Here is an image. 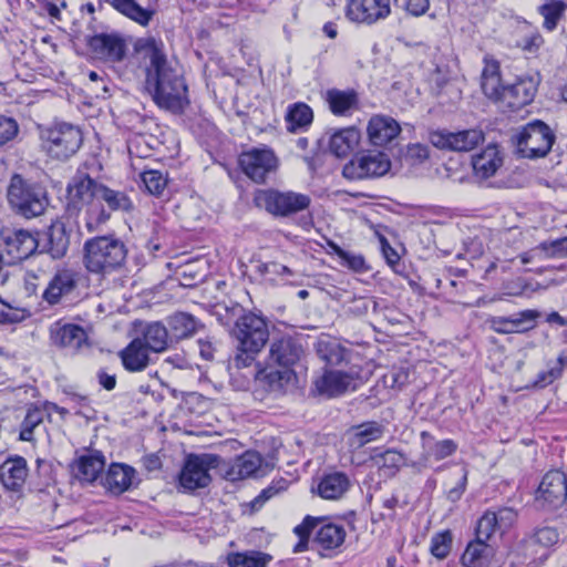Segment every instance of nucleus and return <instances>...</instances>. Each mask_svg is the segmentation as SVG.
Returning <instances> with one entry per match:
<instances>
[{
  "instance_id": "nucleus-1",
  "label": "nucleus",
  "mask_w": 567,
  "mask_h": 567,
  "mask_svg": "<svg viewBox=\"0 0 567 567\" xmlns=\"http://www.w3.org/2000/svg\"><path fill=\"white\" fill-rule=\"evenodd\" d=\"M134 49L144 64L145 90L161 109L178 114L188 104L187 85L181 72L168 61L163 41L141 38Z\"/></svg>"
},
{
  "instance_id": "nucleus-2",
  "label": "nucleus",
  "mask_w": 567,
  "mask_h": 567,
  "mask_svg": "<svg viewBox=\"0 0 567 567\" xmlns=\"http://www.w3.org/2000/svg\"><path fill=\"white\" fill-rule=\"evenodd\" d=\"M100 186L101 183L81 171L74 175L68 186V210L85 209V224L91 231L110 218V213L96 200Z\"/></svg>"
},
{
  "instance_id": "nucleus-3",
  "label": "nucleus",
  "mask_w": 567,
  "mask_h": 567,
  "mask_svg": "<svg viewBox=\"0 0 567 567\" xmlns=\"http://www.w3.org/2000/svg\"><path fill=\"white\" fill-rule=\"evenodd\" d=\"M83 262L92 274H110L121 268L127 256L125 244L115 236L87 239L83 247Z\"/></svg>"
},
{
  "instance_id": "nucleus-4",
  "label": "nucleus",
  "mask_w": 567,
  "mask_h": 567,
  "mask_svg": "<svg viewBox=\"0 0 567 567\" xmlns=\"http://www.w3.org/2000/svg\"><path fill=\"white\" fill-rule=\"evenodd\" d=\"M7 199L17 215L28 219L42 215L49 205L45 188L18 173L10 178Z\"/></svg>"
},
{
  "instance_id": "nucleus-5",
  "label": "nucleus",
  "mask_w": 567,
  "mask_h": 567,
  "mask_svg": "<svg viewBox=\"0 0 567 567\" xmlns=\"http://www.w3.org/2000/svg\"><path fill=\"white\" fill-rule=\"evenodd\" d=\"M40 138L45 154L59 162L74 156L83 144L81 128L68 122H54L41 128Z\"/></svg>"
},
{
  "instance_id": "nucleus-6",
  "label": "nucleus",
  "mask_w": 567,
  "mask_h": 567,
  "mask_svg": "<svg viewBox=\"0 0 567 567\" xmlns=\"http://www.w3.org/2000/svg\"><path fill=\"white\" fill-rule=\"evenodd\" d=\"M254 202L257 207L276 217H288L308 209L311 199L306 194L267 188L257 190Z\"/></svg>"
},
{
  "instance_id": "nucleus-7",
  "label": "nucleus",
  "mask_w": 567,
  "mask_h": 567,
  "mask_svg": "<svg viewBox=\"0 0 567 567\" xmlns=\"http://www.w3.org/2000/svg\"><path fill=\"white\" fill-rule=\"evenodd\" d=\"M239 315L230 331L237 343L248 349V351H261L269 339V329L266 319L254 312Z\"/></svg>"
},
{
  "instance_id": "nucleus-8",
  "label": "nucleus",
  "mask_w": 567,
  "mask_h": 567,
  "mask_svg": "<svg viewBox=\"0 0 567 567\" xmlns=\"http://www.w3.org/2000/svg\"><path fill=\"white\" fill-rule=\"evenodd\" d=\"M517 151L523 157L537 158L545 156L554 143V134L542 121L528 123L515 136Z\"/></svg>"
},
{
  "instance_id": "nucleus-9",
  "label": "nucleus",
  "mask_w": 567,
  "mask_h": 567,
  "mask_svg": "<svg viewBox=\"0 0 567 567\" xmlns=\"http://www.w3.org/2000/svg\"><path fill=\"white\" fill-rule=\"evenodd\" d=\"M390 168L391 161L385 153L365 151L347 163L342 174L348 179L375 178L385 175Z\"/></svg>"
},
{
  "instance_id": "nucleus-10",
  "label": "nucleus",
  "mask_w": 567,
  "mask_h": 567,
  "mask_svg": "<svg viewBox=\"0 0 567 567\" xmlns=\"http://www.w3.org/2000/svg\"><path fill=\"white\" fill-rule=\"evenodd\" d=\"M238 163L247 177L260 184L277 169L278 157L270 147L264 145L241 152Z\"/></svg>"
},
{
  "instance_id": "nucleus-11",
  "label": "nucleus",
  "mask_w": 567,
  "mask_h": 567,
  "mask_svg": "<svg viewBox=\"0 0 567 567\" xmlns=\"http://www.w3.org/2000/svg\"><path fill=\"white\" fill-rule=\"evenodd\" d=\"M430 142L440 150L470 152L484 142V133L477 128L458 132L439 130L430 133Z\"/></svg>"
},
{
  "instance_id": "nucleus-12",
  "label": "nucleus",
  "mask_w": 567,
  "mask_h": 567,
  "mask_svg": "<svg viewBox=\"0 0 567 567\" xmlns=\"http://www.w3.org/2000/svg\"><path fill=\"white\" fill-rule=\"evenodd\" d=\"M39 252L47 254L52 259H62L66 256L72 237V227L62 219H56L42 233H37Z\"/></svg>"
},
{
  "instance_id": "nucleus-13",
  "label": "nucleus",
  "mask_w": 567,
  "mask_h": 567,
  "mask_svg": "<svg viewBox=\"0 0 567 567\" xmlns=\"http://www.w3.org/2000/svg\"><path fill=\"white\" fill-rule=\"evenodd\" d=\"M303 337L285 334L270 343L269 360L281 368L295 369L306 355Z\"/></svg>"
},
{
  "instance_id": "nucleus-14",
  "label": "nucleus",
  "mask_w": 567,
  "mask_h": 567,
  "mask_svg": "<svg viewBox=\"0 0 567 567\" xmlns=\"http://www.w3.org/2000/svg\"><path fill=\"white\" fill-rule=\"evenodd\" d=\"M537 503L548 511L561 507L567 501V477L561 471L547 472L537 489Z\"/></svg>"
},
{
  "instance_id": "nucleus-15",
  "label": "nucleus",
  "mask_w": 567,
  "mask_h": 567,
  "mask_svg": "<svg viewBox=\"0 0 567 567\" xmlns=\"http://www.w3.org/2000/svg\"><path fill=\"white\" fill-rule=\"evenodd\" d=\"M3 250L9 257V264L20 262L32 256L39 249L37 233L25 229L6 230L2 235Z\"/></svg>"
},
{
  "instance_id": "nucleus-16",
  "label": "nucleus",
  "mask_w": 567,
  "mask_h": 567,
  "mask_svg": "<svg viewBox=\"0 0 567 567\" xmlns=\"http://www.w3.org/2000/svg\"><path fill=\"white\" fill-rule=\"evenodd\" d=\"M391 13V0H348L346 16L357 23L373 24Z\"/></svg>"
},
{
  "instance_id": "nucleus-17",
  "label": "nucleus",
  "mask_w": 567,
  "mask_h": 567,
  "mask_svg": "<svg viewBox=\"0 0 567 567\" xmlns=\"http://www.w3.org/2000/svg\"><path fill=\"white\" fill-rule=\"evenodd\" d=\"M212 466V456L189 455L179 474L181 486L188 491L206 487L212 480L209 475Z\"/></svg>"
},
{
  "instance_id": "nucleus-18",
  "label": "nucleus",
  "mask_w": 567,
  "mask_h": 567,
  "mask_svg": "<svg viewBox=\"0 0 567 567\" xmlns=\"http://www.w3.org/2000/svg\"><path fill=\"white\" fill-rule=\"evenodd\" d=\"M86 43L99 59L110 62H121L126 56V42L117 33H99L90 37Z\"/></svg>"
},
{
  "instance_id": "nucleus-19",
  "label": "nucleus",
  "mask_w": 567,
  "mask_h": 567,
  "mask_svg": "<svg viewBox=\"0 0 567 567\" xmlns=\"http://www.w3.org/2000/svg\"><path fill=\"white\" fill-rule=\"evenodd\" d=\"M358 372L326 370L324 373L315 381V386L320 394L329 398L342 395L349 390L357 389Z\"/></svg>"
},
{
  "instance_id": "nucleus-20",
  "label": "nucleus",
  "mask_w": 567,
  "mask_h": 567,
  "mask_svg": "<svg viewBox=\"0 0 567 567\" xmlns=\"http://www.w3.org/2000/svg\"><path fill=\"white\" fill-rule=\"evenodd\" d=\"M78 285V274L68 267H60L55 270L47 288L42 293V299L50 306L61 301L64 296L70 295Z\"/></svg>"
},
{
  "instance_id": "nucleus-21",
  "label": "nucleus",
  "mask_w": 567,
  "mask_h": 567,
  "mask_svg": "<svg viewBox=\"0 0 567 567\" xmlns=\"http://www.w3.org/2000/svg\"><path fill=\"white\" fill-rule=\"evenodd\" d=\"M540 317V312L527 309L514 313L509 317H492L488 322L493 331L501 334L514 332H525L532 330L536 326V320Z\"/></svg>"
},
{
  "instance_id": "nucleus-22",
  "label": "nucleus",
  "mask_w": 567,
  "mask_h": 567,
  "mask_svg": "<svg viewBox=\"0 0 567 567\" xmlns=\"http://www.w3.org/2000/svg\"><path fill=\"white\" fill-rule=\"evenodd\" d=\"M537 92V86L532 78H522L503 87L499 103L512 111H517L529 104Z\"/></svg>"
},
{
  "instance_id": "nucleus-23",
  "label": "nucleus",
  "mask_w": 567,
  "mask_h": 567,
  "mask_svg": "<svg viewBox=\"0 0 567 567\" xmlns=\"http://www.w3.org/2000/svg\"><path fill=\"white\" fill-rule=\"evenodd\" d=\"M262 386L275 395L286 394L297 388L298 377L295 369L260 371L256 374Z\"/></svg>"
},
{
  "instance_id": "nucleus-24",
  "label": "nucleus",
  "mask_w": 567,
  "mask_h": 567,
  "mask_svg": "<svg viewBox=\"0 0 567 567\" xmlns=\"http://www.w3.org/2000/svg\"><path fill=\"white\" fill-rule=\"evenodd\" d=\"M367 131L369 140L373 145L384 146L399 136L401 127L390 116L375 115L369 121Z\"/></svg>"
},
{
  "instance_id": "nucleus-25",
  "label": "nucleus",
  "mask_w": 567,
  "mask_h": 567,
  "mask_svg": "<svg viewBox=\"0 0 567 567\" xmlns=\"http://www.w3.org/2000/svg\"><path fill=\"white\" fill-rule=\"evenodd\" d=\"M28 477V464L24 457L16 456L6 460L0 466V480L10 491H19Z\"/></svg>"
},
{
  "instance_id": "nucleus-26",
  "label": "nucleus",
  "mask_w": 567,
  "mask_h": 567,
  "mask_svg": "<svg viewBox=\"0 0 567 567\" xmlns=\"http://www.w3.org/2000/svg\"><path fill=\"white\" fill-rule=\"evenodd\" d=\"M124 369L128 372H141L150 364V350L140 339L134 338L118 352Z\"/></svg>"
},
{
  "instance_id": "nucleus-27",
  "label": "nucleus",
  "mask_w": 567,
  "mask_h": 567,
  "mask_svg": "<svg viewBox=\"0 0 567 567\" xmlns=\"http://www.w3.org/2000/svg\"><path fill=\"white\" fill-rule=\"evenodd\" d=\"M485 65L481 75V87L483 93L489 100L499 103L502 100L503 87L499 63L493 59H484Z\"/></svg>"
},
{
  "instance_id": "nucleus-28",
  "label": "nucleus",
  "mask_w": 567,
  "mask_h": 567,
  "mask_svg": "<svg viewBox=\"0 0 567 567\" xmlns=\"http://www.w3.org/2000/svg\"><path fill=\"white\" fill-rule=\"evenodd\" d=\"M134 475L135 470L133 467L113 463L103 478V485L111 493L122 494L132 486Z\"/></svg>"
},
{
  "instance_id": "nucleus-29",
  "label": "nucleus",
  "mask_w": 567,
  "mask_h": 567,
  "mask_svg": "<svg viewBox=\"0 0 567 567\" xmlns=\"http://www.w3.org/2000/svg\"><path fill=\"white\" fill-rule=\"evenodd\" d=\"M105 466L104 456L101 453H94L80 456L74 465V476L85 483H93L103 472Z\"/></svg>"
},
{
  "instance_id": "nucleus-30",
  "label": "nucleus",
  "mask_w": 567,
  "mask_h": 567,
  "mask_svg": "<svg viewBox=\"0 0 567 567\" xmlns=\"http://www.w3.org/2000/svg\"><path fill=\"white\" fill-rule=\"evenodd\" d=\"M350 480L342 472H332L326 474L320 480L317 491L320 497L324 499H340L350 488Z\"/></svg>"
},
{
  "instance_id": "nucleus-31",
  "label": "nucleus",
  "mask_w": 567,
  "mask_h": 567,
  "mask_svg": "<svg viewBox=\"0 0 567 567\" xmlns=\"http://www.w3.org/2000/svg\"><path fill=\"white\" fill-rule=\"evenodd\" d=\"M495 554L488 543L474 539L470 542L461 557L464 567H488Z\"/></svg>"
},
{
  "instance_id": "nucleus-32",
  "label": "nucleus",
  "mask_w": 567,
  "mask_h": 567,
  "mask_svg": "<svg viewBox=\"0 0 567 567\" xmlns=\"http://www.w3.org/2000/svg\"><path fill=\"white\" fill-rule=\"evenodd\" d=\"M136 339H140L143 344H146L150 351L156 353L165 351L169 342H173L167 327L159 321L147 323L142 332V337H137Z\"/></svg>"
},
{
  "instance_id": "nucleus-33",
  "label": "nucleus",
  "mask_w": 567,
  "mask_h": 567,
  "mask_svg": "<svg viewBox=\"0 0 567 567\" xmlns=\"http://www.w3.org/2000/svg\"><path fill=\"white\" fill-rule=\"evenodd\" d=\"M315 350L317 355L327 365H340L346 361L348 350L341 346V343L329 336H321L315 343Z\"/></svg>"
},
{
  "instance_id": "nucleus-34",
  "label": "nucleus",
  "mask_w": 567,
  "mask_h": 567,
  "mask_svg": "<svg viewBox=\"0 0 567 567\" xmlns=\"http://www.w3.org/2000/svg\"><path fill=\"white\" fill-rule=\"evenodd\" d=\"M502 164L503 158L496 145H488L482 153L475 155L472 161L475 174L482 178L493 176Z\"/></svg>"
},
{
  "instance_id": "nucleus-35",
  "label": "nucleus",
  "mask_w": 567,
  "mask_h": 567,
  "mask_svg": "<svg viewBox=\"0 0 567 567\" xmlns=\"http://www.w3.org/2000/svg\"><path fill=\"white\" fill-rule=\"evenodd\" d=\"M423 458L435 461L444 460L457 451V443L451 439L434 441V437L426 431L421 433Z\"/></svg>"
},
{
  "instance_id": "nucleus-36",
  "label": "nucleus",
  "mask_w": 567,
  "mask_h": 567,
  "mask_svg": "<svg viewBox=\"0 0 567 567\" xmlns=\"http://www.w3.org/2000/svg\"><path fill=\"white\" fill-rule=\"evenodd\" d=\"M360 132L354 127H347L334 132L329 140V150L337 157H346L359 144Z\"/></svg>"
},
{
  "instance_id": "nucleus-37",
  "label": "nucleus",
  "mask_w": 567,
  "mask_h": 567,
  "mask_svg": "<svg viewBox=\"0 0 567 567\" xmlns=\"http://www.w3.org/2000/svg\"><path fill=\"white\" fill-rule=\"evenodd\" d=\"M117 12L142 27L150 24L155 11L141 7L136 0H106Z\"/></svg>"
},
{
  "instance_id": "nucleus-38",
  "label": "nucleus",
  "mask_w": 567,
  "mask_h": 567,
  "mask_svg": "<svg viewBox=\"0 0 567 567\" xmlns=\"http://www.w3.org/2000/svg\"><path fill=\"white\" fill-rule=\"evenodd\" d=\"M326 101L334 115H347L359 105V97L354 90L331 89L327 92Z\"/></svg>"
},
{
  "instance_id": "nucleus-39",
  "label": "nucleus",
  "mask_w": 567,
  "mask_h": 567,
  "mask_svg": "<svg viewBox=\"0 0 567 567\" xmlns=\"http://www.w3.org/2000/svg\"><path fill=\"white\" fill-rule=\"evenodd\" d=\"M171 340L178 341L192 337L198 328L196 318L185 312H177L167 319Z\"/></svg>"
},
{
  "instance_id": "nucleus-40",
  "label": "nucleus",
  "mask_w": 567,
  "mask_h": 567,
  "mask_svg": "<svg viewBox=\"0 0 567 567\" xmlns=\"http://www.w3.org/2000/svg\"><path fill=\"white\" fill-rule=\"evenodd\" d=\"M52 338L53 342L61 348L78 350L85 342L86 333L78 324H64L53 333Z\"/></svg>"
},
{
  "instance_id": "nucleus-41",
  "label": "nucleus",
  "mask_w": 567,
  "mask_h": 567,
  "mask_svg": "<svg viewBox=\"0 0 567 567\" xmlns=\"http://www.w3.org/2000/svg\"><path fill=\"white\" fill-rule=\"evenodd\" d=\"M261 463L260 454L247 451L235 460L228 474L231 476V480H243L254 475L260 468Z\"/></svg>"
},
{
  "instance_id": "nucleus-42",
  "label": "nucleus",
  "mask_w": 567,
  "mask_h": 567,
  "mask_svg": "<svg viewBox=\"0 0 567 567\" xmlns=\"http://www.w3.org/2000/svg\"><path fill=\"white\" fill-rule=\"evenodd\" d=\"M287 130L297 132L306 130L313 120V112L309 105L302 102L290 105L286 113Z\"/></svg>"
},
{
  "instance_id": "nucleus-43",
  "label": "nucleus",
  "mask_w": 567,
  "mask_h": 567,
  "mask_svg": "<svg viewBox=\"0 0 567 567\" xmlns=\"http://www.w3.org/2000/svg\"><path fill=\"white\" fill-rule=\"evenodd\" d=\"M344 538L346 530L342 526L328 523L316 532L315 543L323 549H334L343 544Z\"/></svg>"
},
{
  "instance_id": "nucleus-44",
  "label": "nucleus",
  "mask_w": 567,
  "mask_h": 567,
  "mask_svg": "<svg viewBox=\"0 0 567 567\" xmlns=\"http://www.w3.org/2000/svg\"><path fill=\"white\" fill-rule=\"evenodd\" d=\"M96 200L101 203L102 206L103 203H105L110 210L130 212L133 209V203L125 193L111 189L103 184L97 187Z\"/></svg>"
},
{
  "instance_id": "nucleus-45",
  "label": "nucleus",
  "mask_w": 567,
  "mask_h": 567,
  "mask_svg": "<svg viewBox=\"0 0 567 567\" xmlns=\"http://www.w3.org/2000/svg\"><path fill=\"white\" fill-rule=\"evenodd\" d=\"M384 426L375 421L364 422L352 427L351 444L362 447L365 444L377 441L384 434Z\"/></svg>"
},
{
  "instance_id": "nucleus-46",
  "label": "nucleus",
  "mask_w": 567,
  "mask_h": 567,
  "mask_svg": "<svg viewBox=\"0 0 567 567\" xmlns=\"http://www.w3.org/2000/svg\"><path fill=\"white\" fill-rule=\"evenodd\" d=\"M567 10V3L563 0H550L538 8L539 14L544 18L543 27L553 31L558 22L564 18Z\"/></svg>"
},
{
  "instance_id": "nucleus-47",
  "label": "nucleus",
  "mask_w": 567,
  "mask_h": 567,
  "mask_svg": "<svg viewBox=\"0 0 567 567\" xmlns=\"http://www.w3.org/2000/svg\"><path fill=\"white\" fill-rule=\"evenodd\" d=\"M271 556L261 551L231 553L227 557L229 567H267Z\"/></svg>"
},
{
  "instance_id": "nucleus-48",
  "label": "nucleus",
  "mask_w": 567,
  "mask_h": 567,
  "mask_svg": "<svg viewBox=\"0 0 567 567\" xmlns=\"http://www.w3.org/2000/svg\"><path fill=\"white\" fill-rule=\"evenodd\" d=\"M146 190L154 196H162L167 187V174L157 169H146L141 174Z\"/></svg>"
},
{
  "instance_id": "nucleus-49",
  "label": "nucleus",
  "mask_w": 567,
  "mask_h": 567,
  "mask_svg": "<svg viewBox=\"0 0 567 567\" xmlns=\"http://www.w3.org/2000/svg\"><path fill=\"white\" fill-rule=\"evenodd\" d=\"M44 412L38 406L29 408L21 423L19 439L24 442L33 441V432L43 422Z\"/></svg>"
},
{
  "instance_id": "nucleus-50",
  "label": "nucleus",
  "mask_w": 567,
  "mask_h": 567,
  "mask_svg": "<svg viewBox=\"0 0 567 567\" xmlns=\"http://www.w3.org/2000/svg\"><path fill=\"white\" fill-rule=\"evenodd\" d=\"M319 520L320 518L308 515L303 518L301 524L293 528V533L299 538L298 543L293 546V553L297 554L307 550L310 534Z\"/></svg>"
},
{
  "instance_id": "nucleus-51",
  "label": "nucleus",
  "mask_w": 567,
  "mask_h": 567,
  "mask_svg": "<svg viewBox=\"0 0 567 567\" xmlns=\"http://www.w3.org/2000/svg\"><path fill=\"white\" fill-rule=\"evenodd\" d=\"M453 536L451 530L446 529L436 533L431 538L430 553L437 559H445L452 549Z\"/></svg>"
},
{
  "instance_id": "nucleus-52",
  "label": "nucleus",
  "mask_w": 567,
  "mask_h": 567,
  "mask_svg": "<svg viewBox=\"0 0 567 567\" xmlns=\"http://www.w3.org/2000/svg\"><path fill=\"white\" fill-rule=\"evenodd\" d=\"M497 527V518L494 512L486 511L476 523L475 539L487 543Z\"/></svg>"
},
{
  "instance_id": "nucleus-53",
  "label": "nucleus",
  "mask_w": 567,
  "mask_h": 567,
  "mask_svg": "<svg viewBox=\"0 0 567 567\" xmlns=\"http://www.w3.org/2000/svg\"><path fill=\"white\" fill-rule=\"evenodd\" d=\"M260 351H248L247 348L241 347V344L237 343L236 354L228 361V370L230 374L234 373V370L239 371L243 368L251 367L256 360V355Z\"/></svg>"
},
{
  "instance_id": "nucleus-54",
  "label": "nucleus",
  "mask_w": 567,
  "mask_h": 567,
  "mask_svg": "<svg viewBox=\"0 0 567 567\" xmlns=\"http://www.w3.org/2000/svg\"><path fill=\"white\" fill-rule=\"evenodd\" d=\"M286 488V481L281 480L277 483H272L271 485L264 488L250 503L249 506L252 512L259 511L266 502L270 498L279 494L281 491Z\"/></svg>"
},
{
  "instance_id": "nucleus-55",
  "label": "nucleus",
  "mask_w": 567,
  "mask_h": 567,
  "mask_svg": "<svg viewBox=\"0 0 567 567\" xmlns=\"http://www.w3.org/2000/svg\"><path fill=\"white\" fill-rule=\"evenodd\" d=\"M19 133V125L13 117L0 115V146L11 142Z\"/></svg>"
},
{
  "instance_id": "nucleus-56",
  "label": "nucleus",
  "mask_w": 567,
  "mask_h": 567,
  "mask_svg": "<svg viewBox=\"0 0 567 567\" xmlns=\"http://www.w3.org/2000/svg\"><path fill=\"white\" fill-rule=\"evenodd\" d=\"M257 271L261 276L268 277L270 280H274L276 277L292 275V270L290 268L276 261L259 264L257 266Z\"/></svg>"
},
{
  "instance_id": "nucleus-57",
  "label": "nucleus",
  "mask_w": 567,
  "mask_h": 567,
  "mask_svg": "<svg viewBox=\"0 0 567 567\" xmlns=\"http://www.w3.org/2000/svg\"><path fill=\"white\" fill-rule=\"evenodd\" d=\"M558 532L554 527L548 526L537 528L532 536V539L535 543L540 544L545 547L556 544L558 542Z\"/></svg>"
},
{
  "instance_id": "nucleus-58",
  "label": "nucleus",
  "mask_w": 567,
  "mask_h": 567,
  "mask_svg": "<svg viewBox=\"0 0 567 567\" xmlns=\"http://www.w3.org/2000/svg\"><path fill=\"white\" fill-rule=\"evenodd\" d=\"M396 4L412 16L424 14L430 7V0H395Z\"/></svg>"
},
{
  "instance_id": "nucleus-59",
  "label": "nucleus",
  "mask_w": 567,
  "mask_h": 567,
  "mask_svg": "<svg viewBox=\"0 0 567 567\" xmlns=\"http://www.w3.org/2000/svg\"><path fill=\"white\" fill-rule=\"evenodd\" d=\"M539 248L548 257H561L567 255V237L559 238L551 243H542Z\"/></svg>"
},
{
  "instance_id": "nucleus-60",
  "label": "nucleus",
  "mask_w": 567,
  "mask_h": 567,
  "mask_svg": "<svg viewBox=\"0 0 567 567\" xmlns=\"http://www.w3.org/2000/svg\"><path fill=\"white\" fill-rule=\"evenodd\" d=\"M379 240H380L382 254H383L388 265L395 272H399V270H398V267L400 266V256H399V254L395 251L394 248H392V246L390 245V243L388 241V239L384 236L379 235Z\"/></svg>"
},
{
  "instance_id": "nucleus-61",
  "label": "nucleus",
  "mask_w": 567,
  "mask_h": 567,
  "mask_svg": "<svg viewBox=\"0 0 567 567\" xmlns=\"http://www.w3.org/2000/svg\"><path fill=\"white\" fill-rule=\"evenodd\" d=\"M494 515L497 518L498 528L502 529L509 528L517 518V513L511 507L499 508L497 512H494Z\"/></svg>"
},
{
  "instance_id": "nucleus-62",
  "label": "nucleus",
  "mask_w": 567,
  "mask_h": 567,
  "mask_svg": "<svg viewBox=\"0 0 567 567\" xmlns=\"http://www.w3.org/2000/svg\"><path fill=\"white\" fill-rule=\"evenodd\" d=\"M566 359L559 355L555 361L547 363V370H545L550 384L561 377Z\"/></svg>"
},
{
  "instance_id": "nucleus-63",
  "label": "nucleus",
  "mask_w": 567,
  "mask_h": 567,
  "mask_svg": "<svg viewBox=\"0 0 567 567\" xmlns=\"http://www.w3.org/2000/svg\"><path fill=\"white\" fill-rule=\"evenodd\" d=\"M467 484V471L464 470L463 475L460 482L453 488L449 489L446 493V497L449 501L455 503L461 499L462 495L466 489Z\"/></svg>"
},
{
  "instance_id": "nucleus-64",
  "label": "nucleus",
  "mask_w": 567,
  "mask_h": 567,
  "mask_svg": "<svg viewBox=\"0 0 567 567\" xmlns=\"http://www.w3.org/2000/svg\"><path fill=\"white\" fill-rule=\"evenodd\" d=\"M383 461L384 466L399 467L403 461V454L395 450H386L384 453L380 455Z\"/></svg>"
}]
</instances>
